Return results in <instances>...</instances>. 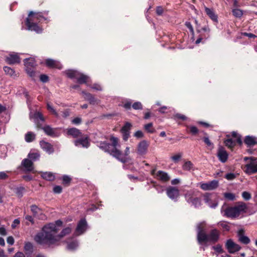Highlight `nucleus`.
Wrapping results in <instances>:
<instances>
[{
    "label": "nucleus",
    "instance_id": "61",
    "mask_svg": "<svg viewBox=\"0 0 257 257\" xmlns=\"http://www.w3.org/2000/svg\"><path fill=\"white\" fill-rule=\"evenodd\" d=\"M81 122V119L79 117H76L72 120V122L74 124H78Z\"/></svg>",
    "mask_w": 257,
    "mask_h": 257
},
{
    "label": "nucleus",
    "instance_id": "16",
    "mask_svg": "<svg viewBox=\"0 0 257 257\" xmlns=\"http://www.w3.org/2000/svg\"><path fill=\"white\" fill-rule=\"evenodd\" d=\"M31 208L32 212L36 217L42 220L46 218V216L43 213L42 210L36 205H32Z\"/></svg>",
    "mask_w": 257,
    "mask_h": 257
},
{
    "label": "nucleus",
    "instance_id": "9",
    "mask_svg": "<svg viewBox=\"0 0 257 257\" xmlns=\"http://www.w3.org/2000/svg\"><path fill=\"white\" fill-rule=\"evenodd\" d=\"M87 229V223L85 219H81L77 223L74 235L79 236L83 234Z\"/></svg>",
    "mask_w": 257,
    "mask_h": 257
},
{
    "label": "nucleus",
    "instance_id": "57",
    "mask_svg": "<svg viewBox=\"0 0 257 257\" xmlns=\"http://www.w3.org/2000/svg\"><path fill=\"white\" fill-rule=\"evenodd\" d=\"M7 243L10 245H13L14 243V239L13 237L10 236L7 238Z\"/></svg>",
    "mask_w": 257,
    "mask_h": 257
},
{
    "label": "nucleus",
    "instance_id": "52",
    "mask_svg": "<svg viewBox=\"0 0 257 257\" xmlns=\"http://www.w3.org/2000/svg\"><path fill=\"white\" fill-rule=\"evenodd\" d=\"M185 26L189 29L190 32L193 34L194 32V29H193V28L191 25V24L190 23V22H186L185 23Z\"/></svg>",
    "mask_w": 257,
    "mask_h": 257
},
{
    "label": "nucleus",
    "instance_id": "10",
    "mask_svg": "<svg viewBox=\"0 0 257 257\" xmlns=\"http://www.w3.org/2000/svg\"><path fill=\"white\" fill-rule=\"evenodd\" d=\"M151 174L157 179L164 182L169 181L170 179L168 174L166 172L162 171H159L156 172V170L154 169L151 171Z\"/></svg>",
    "mask_w": 257,
    "mask_h": 257
},
{
    "label": "nucleus",
    "instance_id": "53",
    "mask_svg": "<svg viewBox=\"0 0 257 257\" xmlns=\"http://www.w3.org/2000/svg\"><path fill=\"white\" fill-rule=\"evenodd\" d=\"M235 178V175L233 173H228L225 175V178L228 180H233Z\"/></svg>",
    "mask_w": 257,
    "mask_h": 257
},
{
    "label": "nucleus",
    "instance_id": "36",
    "mask_svg": "<svg viewBox=\"0 0 257 257\" xmlns=\"http://www.w3.org/2000/svg\"><path fill=\"white\" fill-rule=\"evenodd\" d=\"M183 169L186 171L193 170L194 169V165L191 161H186L183 165Z\"/></svg>",
    "mask_w": 257,
    "mask_h": 257
},
{
    "label": "nucleus",
    "instance_id": "13",
    "mask_svg": "<svg viewBox=\"0 0 257 257\" xmlns=\"http://www.w3.org/2000/svg\"><path fill=\"white\" fill-rule=\"evenodd\" d=\"M225 246L228 252L230 253H233L240 249V246L234 242L231 239L227 240Z\"/></svg>",
    "mask_w": 257,
    "mask_h": 257
},
{
    "label": "nucleus",
    "instance_id": "33",
    "mask_svg": "<svg viewBox=\"0 0 257 257\" xmlns=\"http://www.w3.org/2000/svg\"><path fill=\"white\" fill-rule=\"evenodd\" d=\"M24 250L26 254H30L33 251V245L30 242H26L24 245Z\"/></svg>",
    "mask_w": 257,
    "mask_h": 257
},
{
    "label": "nucleus",
    "instance_id": "30",
    "mask_svg": "<svg viewBox=\"0 0 257 257\" xmlns=\"http://www.w3.org/2000/svg\"><path fill=\"white\" fill-rule=\"evenodd\" d=\"M238 240L241 243L245 244H247L249 243V242H250L249 238L247 236H245L243 234H242L241 231H239L238 232Z\"/></svg>",
    "mask_w": 257,
    "mask_h": 257
},
{
    "label": "nucleus",
    "instance_id": "62",
    "mask_svg": "<svg viewBox=\"0 0 257 257\" xmlns=\"http://www.w3.org/2000/svg\"><path fill=\"white\" fill-rule=\"evenodd\" d=\"M61 113H59V115H61L63 117H66L69 115V112L68 110H64L61 112Z\"/></svg>",
    "mask_w": 257,
    "mask_h": 257
},
{
    "label": "nucleus",
    "instance_id": "5",
    "mask_svg": "<svg viewBox=\"0 0 257 257\" xmlns=\"http://www.w3.org/2000/svg\"><path fill=\"white\" fill-rule=\"evenodd\" d=\"M43 19L45 20L41 13L30 12L26 23L28 30L34 31L37 33H41L42 29L38 26L36 22H40Z\"/></svg>",
    "mask_w": 257,
    "mask_h": 257
},
{
    "label": "nucleus",
    "instance_id": "60",
    "mask_svg": "<svg viewBox=\"0 0 257 257\" xmlns=\"http://www.w3.org/2000/svg\"><path fill=\"white\" fill-rule=\"evenodd\" d=\"M20 221L19 219H15L12 224V227L13 228H15L17 225L20 224Z\"/></svg>",
    "mask_w": 257,
    "mask_h": 257
},
{
    "label": "nucleus",
    "instance_id": "32",
    "mask_svg": "<svg viewBox=\"0 0 257 257\" xmlns=\"http://www.w3.org/2000/svg\"><path fill=\"white\" fill-rule=\"evenodd\" d=\"M4 71L7 75H9L11 77H16L17 74L15 70L8 66L4 67Z\"/></svg>",
    "mask_w": 257,
    "mask_h": 257
},
{
    "label": "nucleus",
    "instance_id": "37",
    "mask_svg": "<svg viewBox=\"0 0 257 257\" xmlns=\"http://www.w3.org/2000/svg\"><path fill=\"white\" fill-rule=\"evenodd\" d=\"M30 117L34 119L35 122H37L39 119L42 121H44L45 120L42 114L40 112H36L33 116L30 115Z\"/></svg>",
    "mask_w": 257,
    "mask_h": 257
},
{
    "label": "nucleus",
    "instance_id": "31",
    "mask_svg": "<svg viewBox=\"0 0 257 257\" xmlns=\"http://www.w3.org/2000/svg\"><path fill=\"white\" fill-rule=\"evenodd\" d=\"M67 134L69 135L72 136L74 138H76L81 136V132L80 131L76 128H71L68 129Z\"/></svg>",
    "mask_w": 257,
    "mask_h": 257
},
{
    "label": "nucleus",
    "instance_id": "14",
    "mask_svg": "<svg viewBox=\"0 0 257 257\" xmlns=\"http://www.w3.org/2000/svg\"><path fill=\"white\" fill-rule=\"evenodd\" d=\"M6 61L9 64H14L19 63L20 59L17 53L13 52L6 57Z\"/></svg>",
    "mask_w": 257,
    "mask_h": 257
},
{
    "label": "nucleus",
    "instance_id": "44",
    "mask_svg": "<svg viewBox=\"0 0 257 257\" xmlns=\"http://www.w3.org/2000/svg\"><path fill=\"white\" fill-rule=\"evenodd\" d=\"M145 130L149 133H153L154 132L155 130L153 128V123H149L145 125Z\"/></svg>",
    "mask_w": 257,
    "mask_h": 257
},
{
    "label": "nucleus",
    "instance_id": "59",
    "mask_svg": "<svg viewBox=\"0 0 257 257\" xmlns=\"http://www.w3.org/2000/svg\"><path fill=\"white\" fill-rule=\"evenodd\" d=\"M175 117L178 119H181L182 120H186L187 119V117L184 115L179 113H177L176 114H175Z\"/></svg>",
    "mask_w": 257,
    "mask_h": 257
},
{
    "label": "nucleus",
    "instance_id": "21",
    "mask_svg": "<svg viewBox=\"0 0 257 257\" xmlns=\"http://www.w3.org/2000/svg\"><path fill=\"white\" fill-rule=\"evenodd\" d=\"M204 9L205 13L211 20L216 23H218V16L215 14L213 9L208 8L206 7H204Z\"/></svg>",
    "mask_w": 257,
    "mask_h": 257
},
{
    "label": "nucleus",
    "instance_id": "25",
    "mask_svg": "<svg viewBox=\"0 0 257 257\" xmlns=\"http://www.w3.org/2000/svg\"><path fill=\"white\" fill-rule=\"evenodd\" d=\"M244 143L248 146H253L257 144V138L252 136H246Z\"/></svg>",
    "mask_w": 257,
    "mask_h": 257
},
{
    "label": "nucleus",
    "instance_id": "55",
    "mask_svg": "<svg viewBox=\"0 0 257 257\" xmlns=\"http://www.w3.org/2000/svg\"><path fill=\"white\" fill-rule=\"evenodd\" d=\"M71 180V178L66 175H65L63 177V182L64 184H67L70 182Z\"/></svg>",
    "mask_w": 257,
    "mask_h": 257
},
{
    "label": "nucleus",
    "instance_id": "20",
    "mask_svg": "<svg viewBox=\"0 0 257 257\" xmlns=\"http://www.w3.org/2000/svg\"><path fill=\"white\" fill-rule=\"evenodd\" d=\"M132 124L129 122H126L124 126L121 128V132L123 135V138L124 141H126L130 136V130Z\"/></svg>",
    "mask_w": 257,
    "mask_h": 257
},
{
    "label": "nucleus",
    "instance_id": "6",
    "mask_svg": "<svg viewBox=\"0 0 257 257\" xmlns=\"http://www.w3.org/2000/svg\"><path fill=\"white\" fill-rule=\"evenodd\" d=\"M246 209V206L244 203L240 202L233 207H228L225 208L223 205L221 208V213H223L224 216L227 217L234 218L237 217L242 212H245Z\"/></svg>",
    "mask_w": 257,
    "mask_h": 257
},
{
    "label": "nucleus",
    "instance_id": "2",
    "mask_svg": "<svg viewBox=\"0 0 257 257\" xmlns=\"http://www.w3.org/2000/svg\"><path fill=\"white\" fill-rule=\"evenodd\" d=\"M110 141L111 142V144L105 142H100L98 145L99 148L104 152H108L121 162H126L127 161L126 157L128 156L130 153V147H126L124 153L122 154L119 150L120 146L118 143V138L111 137Z\"/></svg>",
    "mask_w": 257,
    "mask_h": 257
},
{
    "label": "nucleus",
    "instance_id": "1",
    "mask_svg": "<svg viewBox=\"0 0 257 257\" xmlns=\"http://www.w3.org/2000/svg\"><path fill=\"white\" fill-rule=\"evenodd\" d=\"M62 225V222L57 220L54 223H50L45 226L42 230L35 236L34 239L38 243L44 246H50L56 244L62 237L69 234L72 228L68 226L64 228L60 233L59 227Z\"/></svg>",
    "mask_w": 257,
    "mask_h": 257
},
{
    "label": "nucleus",
    "instance_id": "64",
    "mask_svg": "<svg viewBox=\"0 0 257 257\" xmlns=\"http://www.w3.org/2000/svg\"><path fill=\"white\" fill-rule=\"evenodd\" d=\"M8 175L5 172H0V179H5L8 177Z\"/></svg>",
    "mask_w": 257,
    "mask_h": 257
},
{
    "label": "nucleus",
    "instance_id": "49",
    "mask_svg": "<svg viewBox=\"0 0 257 257\" xmlns=\"http://www.w3.org/2000/svg\"><path fill=\"white\" fill-rule=\"evenodd\" d=\"M218 224L226 230H228L229 229V226L226 222H220L218 223Z\"/></svg>",
    "mask_w": 257,
    "mask_h": 257
},
{
    "label": "nucleus",
    "instance_id": "17",
    "mask_svg": "<svg viewBox=\"0 0 257 257\" xmlns=\"http://www.w3.org/2000/svg\"><path fill=\"white\" fill-rule=\"evenodd\" d=\"M75 145L79 147L88 148L89 146V142L87 137L78 139L74 141Z\"/></svg>",
    "mask_w": 257,
    "mask_h": 257
},
{
    "label": "nucleus",
    "instance_id": "41",
    "mask_svg": "<svg viewBox=\"0 0 257 257\" xmlns=\"http://www.w3.org/2000/svg\"><path fill=\"white\" fill-rule=\"evenodd\" d=\"M231 136L232 137V139L236 141V142H237V144L240 145L241 144L242 141L241 140L240 136L236 132H233L231 134Z\"/></svg>",
    "mask_w": 257,
    "mask_h": 257
},
{
    "label": "nucleus",
    "instance_id": "29",
    "mask_svg": "<svg viewBox=\"0 0 257 257\" xmlns=\"http://www.w3.org/2000/svg\"><path fill=\"white\" fill-rule=\"evenodd\" d=\"M26 68H34L36 66V61L34 58H29L24 60Z\"/></svg>",
    "mask_w": 257,
    "mask_h": 257
},
{
    "label": "nucleus",
    "instance_id": "8",
    "mask_svg": "<svg viewBox=\"0 0 257 257\" xmlns=\"http://www.w3.org/2000/svg\"><path fill=\"white\" fill-rule=\"evenodd\" d=\"M203 197L205 202L210 207L214 208L217 206L218 201L215 194L205 193Z\"/></svg>",
    "mask_w": 257,
    "mask_h": 257
},
{
    "label": "nucleus",
    "instance_id": "15",
    "mask_svg": "<svg viewBox=\"0 0 257 257\" xmlns=\"http://www.w3.org/2000/svg\"><path fill=\"white\" fill-rule=\"evenodd\" d=\"M81 93L83 94L84 98L88 101L91 104H97L100 103V100L95 98L91 93H87L85 91H82Z\"/></svg>",
    "mask_w": 257,
    "mask_h": 257
},
{
    "label": "nucleus",
    "instance_id": "63",
    "mask_svg": "<svg viewBox=\"0 0 257 257\" xmlns=\"http://www.w3.org/2000/svg\"><path fill=\"white\" fill-rule=\"evenodd\" d=\"M135 136L136 137V138H142L143 136V134L142 133V131H138L137 132H136L135 134Z\"/></svg>",
    "mask_w": 257,
    "mask_h": 257
},
{
    "label": "nucleus",
    "instance_id": "54",
    "mask_svg": "<svg viewBox=\"0 0 257 257\" xmlns=\"http://www.w3.org/2000/svg\"><path fill=\"white\" fill-rule=\"evenodd\" d=\"M53 191L55 193H60L62 192V187L60 186H56L53 188Z\"/></svg>",
    "mask_w": 257,
    "mask_h": 257
},
{
    "label": "nucleus",
    "instance_id": "46",
    "mask_svg": "<svg viewBox=\"0 0 257 257\" xmlns=\"http://www.w3.org/2000/svg\"><path fill=\"white\" fill-rule=\"evenodd\" d=\"M34 68H26L27 74L32 78H34L35 72L33 70Z\"/></svg>",
    "mask_w": 257,
    "mask_h": 257
},
{
    "label": "nucleus",
    "instance_id": "51",
    "mask_svg": "<svg viewBox=\"0 0 257 257\" xmlns=\"http://www.w3.org/2000/svg\"><path fill=\"white\" fill-rule=\"evenodd\" d=\"M190 132L193 135H195L198 133V130L195 126H191L189 127Z\"/></svg>",
    "mask_w": 257,
    "mask_h": 257
},
{
    "label": "nucleus",
    "instance_id": "39",
    "mask_svg": "<svg viewBox=\"0 0 257 257\" xmlns=\"http://www.w3.org/2000/svg\"><path fill=\"white\" fill-rule=\"evenodd\" d=\"M28 158L32 161H35L39 159L40 154L37 152H30L28 155Z\"/></svg>",
    "mask_w": 257,
    "mask_h": 257
},
{
    "label": "nucleus",
    "instance_id": "50",
    "mask_svg": "<svg viewBox=\"0 0 257 257\" xmlns=\"http://www.w3.org/2000/svg\"><path fill=\"white\" fill-rule=\"evenodd\" d=\"M242 196L244 198V199L246 200H248L250 199L251 195L247 192L244 191L242 193Z\"/></svg>",
    "mask_w": 257,
    "mask_h": 257
},
{
    "label": "nucleus",
    "instance_id": "47",
    "mask_svg": "<svg viewBox=\"0 0 257 257\" xmlns=\"http://www.w3.org/2000/svg\"><path fill=\"white\" fill-rule=\"evenodd\" d=\"M224 197L229 200H233L235 199V195L231 193H225L224 194Z\"/></svg>",
    "mask_w": 257,
    "mask_h": 257
},
{
    "label": "nucleus",
    "instance_id": "28",
    "mask_svg": "<svg viewBox=\"0 0 257 257\" xmlns=\"http://www.w3.org/2000/svg\"><path fill=\"white\" fill-rule=\"evenodd\" d=\"M44 132L48 136L55 137L56 136V130L52 128L49 125H46L42 128Z\"/></svg>",
    "mask_w": 257,
    "mask_h": 257
},
{
    "label": "nucleus",
    "instance_id": "18",
    "mask_svg": "<svg viewBox=\"0 0 257 257\" xmlns=\"http://www.w3.org/2000/svg\"><path fill=\"white\" fill-rule=\"evenodd\" d=\"M217 157H218L220 161L222 163H225L228 159V155L225 149L223 147H221L218 149Z\"/></svg>",
    "mask_w": 257,
    "mask_h": 257
},
{
    "label": "nucleus",
    "instance_id": "24",
    "mask_svg": "<svg viewBox=\"0 0 257 257\" xmlns=\"http://www.w3.org/2000/svg\"><path fill=\"white\" fill-rule=\"evenodd\" d=\"M185 197L187 202L192 203L195 207H198L201 205V201L198 198L188 197L187 195Z\"/></svg>",
    "mask_w": 257,
    "mask_h": 257
},
{
    "label": "nucleus",
    "instance_id": "7",
    "mask_svg": "<svg viewBox=\"0 0 257 257\" xmlns=\"http://www.w3.org/2000/svg\"><path fill=\"white\" fill-rule=\"evenodd\" d=\"M244 160H249V162L245 165L244 172L247 174H252L257 172V161L253 157H245Z\"/></svg>",
    "mask_w": 257,
    "mask_h": 257
},
{
    "label": "nucleus",
    "instance_id": "26",
    "mask_svg": "<svg viewBox=\"0 0 257 257\" xmlns=\"http://www.w3.org/2000/svg\"><path fill=\"white\" fill-rule=\"evenodd\" d=\"M22 165L27 171H31L33 170V163L28 159H24L22 162Z\"/></svg>",
    "mask_w": 257,
    "mask_h": 257
},
{
    "label": "nucleus",
    "instance_id": "56",
    "mask_svg": "<svg viewBox=\"0 0 257 257\" xmlns=\"http://www.w3.org/2000/svg\"><path fill=\"white\" fill-rule=\"evenodd\" d=\"M40 80L43 82H46L48 81V77L46 75H41L40 76Z\"/></svg>",
    "mask_w": 257,
    "mask_h": 257
},
{
    "label": "nucleus",
    "instance_id": "11",
    "mask_svg": "<svg viewBox=\"0 0 257 257\" xmlns=\"http://www.w3.org/2000/svg\"><path fill=\"white\" fill-rule=\"evenodd\" d=\"M199 185L203 190H212L218 187V182L216 180H213L207 183L200 182Z\"/></svg>",
    "mask_w": 257,
    "mask_h": 257
},
{
    "label": "nucleus",
    "instance_id": "19",
    "mask_svg": "<svg viewBox=\"0 0 257 257\" xmlns=\"http://www.w3.org/2000/svg\"><path fill=\"white\" fill-rule=\"evenodd\" d=\"M148 145L145 141L141 142L137 148V152L139 155H143L146 154L148 149Z\"/></svg>",
    "mask_w": 257,
    "mask_h": 257
},
{
    "label": "nucleus",
    "instance_id": "43",
    "mask_svg": "<svg viewBox=\"0 0 257 257\" xmlns=\"http://www.w3.org/2000/svg\"><path fill=\"white\" fill-rule=\"evenodd\" d=\"M182 156V154L181 153H178L175 154V155L172 156L171 159L174 163H177L180 160Z\"/></svg>",
    "mask_w": 257,
    "mask_h": 257
},
{
    "label": "nucleus",
    "instance_id": "34",
    "mask_svg": "<svg viewBox=\"0 0 257 257\" xmlns=\"http://www.w3.org/2000/svg\"><path fill=\"white\" fill-rule=\"evenodd\" d=\"M35 138H36L35 134L33 132H28L25 135V141L27 142L30 143V142H32V141H33L35 139Z\"/></svg>",
    "mask_w": 257,
    "mask_h": 257
},
{
    "label": "nucleus",
    "instance_id": "58",
    "mask_svg": "<svg viewBox=\"0 0 257 257\" xmlns=\"http://www.w3.org/2000/svg\"><path fill=\"white\" fill-rule=\"evenodd\" d=\"M164 10L162 7H158L156 9V13L158 15H161L163 13Z\"/></svg>",
    "mask_w": 257,
    "mask_h": 257
},
{
    "label": "nucleus",
    "instance_id": "12",
    "mask_svg": "<svg viewBox=\"0 0 257 257\" xmlns=\"http://www.w3.org/2000/svg\"><path fill=\"white\" fill-rule=\"evenodd\" d=\"M166 193L168 196L175 201L177 200V198L179 196V190L175 187H169L167 188Z\"/></svg>",
    "mask_w": 257,
    "mask_h": 257
},
{
    "label": "nucleus",
    "instance_id": "45",
    "mask_svg": "<svg viewBox=\"0 0 257 257\" xmlns=\"http://www.w3.org/2000/svg\"><path fill=\"white\" fill-rule=\"evenodd\" d=\"M24 188L23 187H18L15 189V193L19 198L23 196Z\"/></svg>",
    "mask_w": 257,
    "mask_h": 257
},
{
    "label": "nucleus",
    "instance_id": "35",
    "mask_svg": "<svg viewBox=\"0 0 257 257\" xmlns=\"http://www.w3.org/2000/svg\"><path fill=\"white\" fill-rule=\"evenodd\" d=\"M41 176L43 179L48 181H53L55 178L54 174L51 172L42 173Z\"/></svg>",
    "mask_w": 257,
    "mask_h": 257
},
{
    "label": "nucleus",
    "instance_id": "3",
    "mask_svg": "<svg viewBox=\"0 0 257 257\" xmlns=\"http://www.w3.org/2000/svg\"><path fill=\"white\" fill-rule=\"evenodd\" d=\"M206 223L203 221L197 225V239L201 245L207 246L208 243H214L219 238L220 232L216 229H211L208 234L206 233Z\"/></svg>",
    "mask_w": 257,
    "mask_h": 257
},
{
    "label": "nucleus",
    "instance_id": "4",
    "mask_svg": "<svg viewBox=\"0 0 257 257\" xmlns=\"http://www.w3.org/2000/svg\"><path fill=\"white\" fill-rule=\"evenodd\" d=\"M66 73L68 77L77 79V82L80 84L86 83L88 86L95 90H102V86L99 84L94 83L91 86L87 84L89 79L88 76L85 75L76 70H69L67 71Z\"/></svg>",
    "mask_w": 257,
    "mask_h": 257
},
{
    "label": "nucleus",
    "instance_id": "27",
    "mask_svg": "<svg viewBox=\"0 0 257 257\" xmlns=\"http://www.w3.org/2000/svg\"><path fill=\"white\" fill-rule=\"evenodd\" d=\"M227 137L228 139L225 140L224 143L226 147L229 149H232L237 144V142L233 140V139L230 138L229 135H227Z\"/></svg>",
    "mask_w": 257,
    "mask_h": 257
},
{
    "label": "nucleus",
    "instance_id": "42",
    "mask_svg": "<svg viewBox=\"0 0 257 257\" xmlns=\"http://www.w3.org/2000/svg\"><path fill=\"white\" fill-rule=\"evenodd\" d=\"M232 14L236 18H240L243 14L242 11L238 9H234L232 10Z\"/></svg>",
    "mask_w": 257,
    "mask_h": 257
},
{
    "label": "nucleus",
    "instance_id": "40",
    "mask_svg": "<svg viewBox=\"0 0 257 257\" xmlns=\"http://www.w3.org/2000/svg\"><path fill=\"white\" fill-rule=\"evenodd\" d=\"M47 107L48 110L51 112L53 115H54L56 117L59 116V113H58L52 106V105L49 103H47Z\"/></svg>",
    "mask_w": 257,
    "mask_h": 257
},
{
    "label": "nucleus",
    "instance_id": "22",
    "mask_svg": "<svg viewBox=\"0 0 257 257\" xmlns=\"http://www.w3.org/2000/svg\"><path fill=\"white\" fill-rule=\"evenodd\" d=\"M40 145L41 148L49 154H51L54 152L53 147L50 143L42 141L40 142Z\"/></svg>",
    "mask_w": 257,
    "mask_h": 257
},
{
    "label": "nucleus",
    "instance_id": "38",
    "mask_svg": "<svg viewBox=\"0 0 257 257\" xmlns=\"http://www.w3.org/2000/svg\"><path fill=\"white\" fill-rule=\"evenodd\" d=\"M78 246V242L77 240L73 241L68 243L67 245V249L69 250H73L77 248Z\"/></svg>",
    "mask_w": 257,
    "mask_h": 257
},
{
    "label": "nucleus",
    "instance_id": "48",
    "mask_svg": "<svg viewBox=\"0 0 257 257\" xmlns=\"http://www.w3.org/2000/svg\"><path fill=\"white\" fill-rule=\"evenodd\" d=\"M132 107L135 109H142L143 108L142 104L140 102H135Z\"/></svg>",
    "mask_w": 257,
    "mask_h": 257
},
{
    "label": "nucleus",
    "instance_id": "23",
    "mask_svg": "<svg viewBox=\"0 0 257 257\" xmlns=\"http://www.w3.org/2000/svg\"><path fill=\"white\" fill-rule=\"evenodd\" d=\"M46 64L47 66L52 67V68H57L59 69H61V65L57 61H55L53 59H48L46 60Z\"/></svg>",
    "mask_w": 257,
    "mask_h": 257
}]
</instances>
